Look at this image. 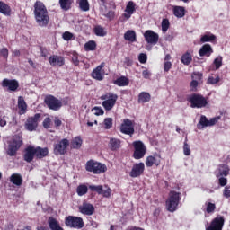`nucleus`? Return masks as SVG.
<instances>
[{
    "mask_svg": "<svg viewBox=\"0 0 230 230\" xmlns=\"http://www.w3.org/2000/svg\"><path fill=\"white\" fill-rule=\"evenodd\" d=\"M18 109L20 116L26 114V111H28V104H26V101H24V97L22 96L18 97Z\"/></svg>",
    "mask_w": 230,
    "mask_h": 230,
    "instance_id": "28",
    "label": "nucleus"
},
{
    "mask_svg": "<svg viewBox=\"0 0 230 230\" xmlns=\"http://www.w3.org/2000/svg\"><path fill=\"white\" fill-rule=\"evenodd\" d=\"M183 154L184 155H191V149H190V145H188V138L185 139L183 144Z\"/></svg>",
    "mask_w": 230,
    "mask_h": 230,
    "instance_id": "46",
    "label": "nucleus"
},
{
    "mask_svg": "<svg viewBox=\"0 0 230 230\" xmlns=\"http://www.w3.org/2000/svg\"><path fill=\"white\" fill-rule=\"evenodd\" d=\"M170 29V20L163 19L162 21V31L163 33H166Z\"/></svg>",
    "mask_w": 230,
    "mask_h": 230,
    "instance_id": "44",
    "label": "nucleus"
},
{
    "mask_svg": "<svg viewBox=\"0 0 230 230\" xmlns=\"http://www.w3.org/2000/svg\"><path fill=\"white\" fill-rule=\"evenodd\" d=\"M126 13H134L136 12V4L134 2L129 1L125 9Z\"/></svg>",
    "mask_w": 230,
    "mask_h": 230,
    "instance_id": "43",
    "label": "nucleus"
},
{
    "mask_svg": "<svg viewBox=\"0 0 230 230\" xmlns=\"http://www.w3.org/2000/svg\"><path fill=\"white\" fill-rule=\"evenodd\" d=\"M182 197L180 192L175 190H171L169 192V197L165 201V208L169 213H175V210L178 209L179 204Z\"/></svg>",
    "mask_w": 230,
    "mask_h": 230,
    "instance_id": "2",
    "label": "nucleus"
},
{
    "mask_svg": "<svg viewBox=\"0 0 230 230\" xmlns=\"http://www.w3.org/2000/svg\"><path fill=\"white\" fill-rule=\"evenodd\" d=\"M173 15L178 19H182L186 15V8L179 5H175L172 8Z\"/></svg>",
    "mask_w": 230,
    "mask_h": 230,
    "instance_id": "29",
    "label": "nucleus"
},
{
    "mask_svg": "<svg viewBox=\"0 0 230 230\" xmlns=\"http://www.w3.org/2000/svg\"><path fill=\"white\" fill-rule=\"evenodd\" d=\"M0 13L5 15L6 17H10L12 15V8L6 3L0 1Z\"/></svg>",
    "mask_w": 230,
    "mask_h": 230,
    "instance_id": "30",
    "label": "nucleus"
},
{
    "mask_svg": "<svg viewBox=\"0 0 230 230\" xmlns=\"http://www.w3.org/2000/svg\"><path fill=\"white\" fill-rule=\"evenodd\" d=\"M152 100V95L148 92H141L138 94V103H147Z\"/></svg>",
    "mask_w": 230,
    "mask_h": 230,
    "instance_id": "35",
    "label": "nucleus"
},
{
    "mask_svg": "<svg viewBox=\"0 0 230 230\" xmlns=\"http://www.w3.org/2000/svg\"><path fill=\"white\" fill-rule=\"evenodd\" d=\"M114 85L118 87H127L130 84V80L126 76H120L113 81Z\"/></svg>",
    "mask_w": 230,
    "mask_h": 230,
    "instance_id": "31",
    "label": "nucleus"
},
{
    "mask_svg": "<svg viewBox=\"0 0 230 230\" xmlns=\"http://www.w3.org/2000/svg\"><path fill=\"white\" fill-rule=\"evenodd\" d=\"M143 173H145V164L140 162L133 165L131 171L129 172V176L136 179L137 177H141Z\"/></svg>",
    "mask_w": 230,
    "mask_h": 230,
    "instance_id": "21",
    "label": "nucleus"
},
{
    "mask_svg": "<svg viewBox=\"0 0 230 230\" xmlns=\"http://www.w3.org/2000/svg\"><path fill=\"white\" fill-rule=\"evenodd\" d=\"M49 63L52 67H55V66H58V67H62L64 64H66V59L62 56L58 55H53L49 58Z\"/></svg>",
    "mask_w": 230,
    "mask_h": 230,
    "instance_id": "22",
    "label": "nucleus"
},
{
    "mask_svg": "<svg viewBox=\"0 0 230 230\" xmlns=\"http://www.w3.org/2000/svg\"><path fill=\"white\" fill-rule=\"evenodd\" d=\"M6 119H8V117L0 116V127H6Z\"/></svg>",
    "mask_w": 230,
    "mask_h": 230,
    "instance_id": "60",
    "label": "nucleus"
},
{
    "mask_svg": "<svg viewBox=\"0 0 230 230\" xmlns=\"http://www.w3.org/2000/svg\"><path fill=\"white\" fill-rule=\"evenodd\" d=\"M8 49L7 48H3L2 49H0V57H3V58H4V60H8Z\"/></svg>",
    "mask_w": 230,
    "mask_h": 230,
    "instance_id": "56",
    "label": "nucleus"
},
{
    "mask_svg": "<svg viewBox=\"0 0 230 230\" xmlns=\"http://www.w3.org/2000/svg\"><path fill=\"white\" fill-rule=\"evenodd\" d=\"M101 100H103L102 107L105 111H112L114 105H116V102H118V94L108 93L102 95Z\"/></svg>",
    "mask_w": 230,
    "mask_h": 230,
    "instance_id": "7",
    "label": "nucleus"
},
{
    "mask_svg": "<svg viewBox=\"0 0 230 230\" xmlns=\"http://www.w3.org/2000/svg\"><path fill=\"white\" fill-rule=\"evenodd\" d=\"M125 40H128L129 42H136V31H128L124 34Z\"/></svg>",
    "mask_w": 230,
    "mask_h": 230,
    "instance_id": "39",
    "label": "nucleus"
},
{
    "mask_svg": "<svg viewBox=\"0 0 230 230\" xmlns=\"http://www.w3.org/2000/svg\"><path fill=\"white\" fill-rule=\"evenodd\" d=\"M108 146L111 152H116L121 148V140L119 138L111 137Z\"/></svg>",
    "mask_w": 230,
    "mask_h": 230,
    "instance_id": "24",
    "label": "nucleus"
},
{
    "mask_svg": "<svg viewBox=\"0 0 230 230\" xmlns=\"http://www.w3.org/2000/svg\"><path fill=\"white\" fill-rule=\"evenodd\" d=\"M34 17L41 28H46L49 24V13L43 2L37 0L34 3Z\"/></svg>",
    "mask_w": 230,
    "mask_h": 230,
    "instance_id": "1",
    "label": "nucleus"
},
{
    "mask_svg": "<svg viewBox=\"0 0 230 230\" xmlns=\"http://www.w3.org/2000/svg\"><path fill=\"white\" fill-rule=\"evenodd\" d=\"M78 209L79 213L82 215H86L87 217L94 215V212L96 211L94 205L87 201H84L83 204L78 207Z\"/></svg>",
    "mask_w": 230,
    "mask_h": 230,
    "instance_id": "16",
    "label": "nucleus"
},
{
    "mask_svg": "<svg viewBox=\"0 0 230 230\" xmlns=\"http://www.w3.org/2000/svg\"><path fill=\"white\" fill-rule=\"evenodd\" d=\"M93 31L97 37H105L107 35V31H105V29L102 25L95 26Z\"/></svg>",
    "mask_w": 230,
    "mask_h": 230,
    "instance_id": "38",
    "label": "nucleus"
},
{
    "mask_svg": "<svg viewBox=\"0 0 230 230\" xmlns=\"http://www.w3.org/2000/svg\"><path fill=\"white\" fill-rule=\"evenodd\" d=\"M220 82V76H217L216 78L213 76H209L208 78L207 84H209L210 85H215V84H218Z\"/></svg>",
    "mask_w": 230,
    "mask_h": 230,
    "instance_id": "51",
    "label": "nucleus"
},
{
    "mask_svg": "<svg viewBox=\"0 0 230 230\" xmlns=\"http://www.w3.org/2000/svg\"><path fill=\"white\" fill-rule=\"evenodd\" d=\"M104 128L106 130H110V128H112V118H106L104 119Z\"/></svg>",
    "mask_w": 230,
    "mask_h": 230,
    "instance_id": "52",
    "label": "nucleus"
},
{
    "mask_svg": "<svg viewBox=\"0 0 230 230\" xmlns=\"http://www.w3.org/2000/svg\"><path fill=\"white\" fill-rule=\"evenodd\" d=\"M65 226L69 229H83L85 226L84 218L76 216H66L65 217Z\"/></svg>",
    "mask_w": 230,
    "mask_h": 230,
    "instance_id": "6",
    "label": "nucleus"
},
{
    "mask_svg": "<svg viewBox=\"0 0 230 230\" xmlns=\"http://www.w3.org/2000/svg\"><path fill=\"white\" fill-rule=\"evenodd\" d=\"M10 182L14 186H22V176L20 173H13L10 177Z\"/></svg>",
    "mask_w": 230,
    "mask_h": 230,
    "instance_id": "33",
    "label": "nucleus"
},
{
    "mask_svg": "<svg viewBox=\"0 0 230 230\" xmlns=\"http://www.w3.org/2000/svg\"><path fill=\"white\" fill-rule=\"evenodd\" d=\"M147 60H148V57L146 56V54L145 53L139 54L138 62H140V64H146Z\"/></svg>",
    "mask_w": 230,
    "mask_h": 230,
    "instance_id": "57",
    "label": "nucleus"
},
{
    "mask_svg": "<svg viewBox=\"0 0 230 230\" xmlns=\"http://www.w3.org/2000/svg\"><path fill=\"white\" fill-rule=\"evenodd\" d=\"M69 145L70 142L67 138L59 140L58 143L54 144V154L56 155H66V154H67Z\"/></svg>",
    "mask_w": 230,
    "mask_h": 230,
    "instance_id": "9",
    "label": "nucleus"
},
{
    "mask_svg": "<svg viewBox=\"0 0 230 230\" xmlns=\"http://www.w3.org/2000/svg\"><path fill=\"white\" fill-rule=\"evenodd\" d=\"M144 38L147 44H152L153 46H155V44L159 42V34L152 30L146 31L144 33Z\"/></svg>",
    "mask_w": 230,
    "mask_h": 230,
    "instance_id": "20",
    "label": "nucleus"
},
{
    "mask_svg": "<svg viewBox=\"0 0 230 230\" xmlns=\"http://www.w3.org/2000/svg\"><path fill=\"white\" fill-rule=\"evenodd\" d=\"M59 4L61 10H65V12H67V10H71V4H73V0H59Z\"/></svg>",
    "mask_w": 230,
    "mask_h": 230,
    "instance_id": "37",
    "label": "nucleus"
},
{
    "mask_svg": "<svg viewBox=\"0 0 230 230\" xmlns=\"http://www.w3.org/2000/svg\"><path fill=\"white\" fill-rule=\"evenodd\" d=\"M105 62L101 63L96 68L92 71L91 76L98 82H102L105 78Z\"/></svg>",
    "mask_w": 230,
    "mask_h": 230,
    "instance_id": "15",
    "label": "nucleus"
},
{
    "mask_svg": "<svg viewBox=\"0 0 230 230\" xmlns=\"http://www.w3.org/2000/svg\"><path fill=\"white\" fill-rule=\"evenodd\" d=\"M44 103L50 111H59L62 108V101L51 94L45 97Z\"/></svg>",
    "mask_w": 230,
    "mask_h": 230,
    "instance_id": "10",
    "label": "nucleus"
},
{
    "mask_svg": "<svg viewBox=\"0 0 230 230\" xmlns=\"http://www.w3.org/2000/svg\"><path fill=\"white\" fill-rule=\"evenodd\" d=\"M120 132L122 134H126L127 136H132V134L135 132L134 123H132V120L125 119L120 126Z\"/></svg>",
    "mask_w": 230,
    "mask_h": 230,
    "instance_id": "19",
    "label": "nucleus"
},
{
    "mask_svg": "<svg viewBox=\"0 0 230 230\" xmlns=\"http://www.w3.org/2000/svg\"><path fill=\"white\" fill-rule=\"evenodd\" d=\"M22 137L21 135H15L12 141L8 145L7 154L10 157L17 155V152L22 146Z\"/></svg>",
    "mask_w": 230,
    "mask_h": 230,
    "instance_id": "5",
    "label": "nucleus"
},
{
    "mask_svg": "<svg viewBox=\"0 0 230 230\" xmlns=\"http://www.w3.org/2000/svg\"><path fill=\"white\" fill-rule=\"evenodd\" d=\"M215 209H217V205L215 203L208 202L207 203V213H215Z\"/></svg>",
    "mask_w": 230,
    "mask_h": 230,
    "instance_id": "50",
    "label": "nucleus"
},
{
    "mask_svg": "<svg viewBox=\"0 0 230 230\" xmlns=\"http://www.w3.org/2000/svg\"><path fill=\"white\" fill-rule=\"evenodd\" d=\"M23 159L26 163H31L35 159V146H29L25 148Z\"/></svg>",
    "mask_w": 230,
    "mask_h": 230,
    "instance_id": "23",
    "label": "nucleus"
},
{
    "mask_svg": "<svg viewBox=\"0 0 230 230\" xmlns=\"http://www.w3.org/2000/svg\"><path fill=\"white\" fill-rule=\"evenodd\" d=\"M214 40H217V36L214 34H205L201 36L200 42H214Z\"/></svg>",
    "mask_w": 230,
    "mask_h": 230,
    "instance_id": "40",
    "label": "nucleus"
},
{
    "mask_svg": "<svg viewBox=\"0 0 230 230\" xmlns=\"http://www.w3.org/2000/svg\"><path fill=\"white\" fill-rule=\"evenodd\" d=\"M89 190L92 192H95L98 193V195H102V197H104L105 199H109V197H111L112 191L111 190V189L109 187H107L106 190H103V186L102 185H89Z\"/></svg>",
    "mask_w": 230,
    "mask_h": 230,
    "instance_id": "14",
    "label": "nucleus"
},
{
    "mask_svg": "<svg viewBox=\"0 0 230 230\" xmlns=\"http://www.w3.org/2000/svg\"><path fill=\"white\" fill-rule=\"evenodd\" d=\"M85 51H94L96 49V41L90 40L84 44Z\"/></svg>",
    "mask_w": 230,
    "mask_h": 230,
    "instance_id": "42",
    "label": "nucleus"
},
{
    "mask_svg": "<svg viewBox=\"0 0 230 230\" xmlns=\"http://www.w3.org/2000/svg\"><path fill=\"white\" fill-rule=\"evenodd\" d=\"M213 64L216 67V70L220 69L222 67V57L219 56L217 58H215Z\"/></svg>",
    "mask_w": 230,
    "mask_h": 230,
    "instance_id": "49",
    "label": "nucleus"
},
{
    "mask_svg": "<svg viewBox=\"0 0 230 230\" xmlns=\"http://www.w3.org/2000/svg\"><path fill=\"white\" fill-rule=\"evenodd\" d=\"M170 69H172V62L167 61L164 63V71H165V73H168Z\"/></svg>",
    "mask_w": 230,
    "mask_h": 230,
    "instance_id": "61",
    "label": "nucleus"
},
{
    "mask_svg": "<svg viewBox=\"0 0 230 230\" xmlns=\"http://www.w3.org/2000/svg\"><path fill=\"white\" fill-rule=\"evenodd\" d=\"M218 182H219V185L224 187V186H226L227 185V179L226 178H224V177H221L218 179Z\"/></svg>",
    "mask_w": 230,
    "mask_h": 230,
    "instance_id": "63",
    "label": "nucleus"
},
{
    "mask_svg": "<svg viewBox=\"0 0 230 230\" xmlns=\"http://www.w3.org/2000/svg\"><path fill=\"white\" fill-rule=\"evenodd\" d=\"M48 225L50 230H64V227L60 226L58 220L53 217H49Z\"/></svg>",
    "mask_w": 230,
    "mask_h": 230,
    "instance_id": "27",
    "label": "nucleus"
},
{
    "mask_svg": "<svg viewBox=\"0 0 230 230\" xmlns=\"http://www.w3.org/2000/svg\"><path fill=\"white\" fill-rule=\"evenodd\" d=\"M62 39L64 40H66V41H69V40H75V34L74 33H71L69 31H65L63 34H62Z\"/></svg>",
    "mask_w": 230,
    "mask_h": 230,
    "instance_id": "45",
    "label": "nucleus"
},
{
    "mask_svg": "<svg viewBox=\"0 0 230 230\" xmlns=\"http://www.w3.org/2000/svg\"><path fill=\"white\" fill-rule=\"evenodd\" d=\"M40 118H42V114L36 113L32 117H29L25 122V128L29 130V132H33V130H37V127H39V121H40Z\"/></svg>",
    "mask_w": 230,
    "mask_h": 230,
    "instance_id": "11",
    "label": "nucleus"
},
{
    "mask_svg": "<svg viewBox=\"0 0 230 230\" xmlns=\"http://www.w3.org/2000/svg\"><path fill=\"white\" fill-rule=\"evenodd\" d=\"M192 109H204L208 105V99L200 93H192L187 98Z\"/></svg>",
    "mask_w": 230,
    "mask_h": 230,
    "instance_id": "3",
    "label": "nucleus"
},
{
    "mask_svg": "<svg viewBox=\"0 0 230 230\" xmlns=\"http://www.w3.org/2000/svg\"><path fill=\"white\" fill-rule=\"evenodd\" d=\"M54 125H55L56 128L61 127L62 126V120H60V119L56 117L55 119H54Z\"/></svg>",
    "mask_w": 230,
    "mask_h": 230,
    "instance_id": "64",
    "label": "nucleus"
},
{
    "mask_svg": "<svg viewBox=\"0 0 230 230\" xmlns=\"http://www.w3.org/2000/svg\"><path fill=\"white\" fill-rule=\"evenodd\" d=\"M2 87L7 89L11 93H15L19 89V81L17 79H4L2 81Z\"/></svg>",
    "mask_w": 230,
    "mask_h": 230,
    "instance_id": "17",
    "label": "nucleus"
},
{
    "mask_svg": "<svg viewBox=\"0 0 230 230\" xmlns=\"http://www.w3.org/2000/svg\"><path fill=\"white\" fill-rule=\"evenodd\" d=\"M72 63L75 66H80V60H78V53L73 52V54H72Z\"/></svg>",
    "mask_w": 230,
    "mask_h": 230,
    "instance_id": "54",
    "label": "nucleus"
},
{
    "mask_svg": "<svg viewBox=\"0 0 230 230\" xmlns=\"http://www.w3.org/2000/svg\"><path fill=\"white\" fill-rule=\"evenodd\" d=\"M218 122V118L215 117L208 119V117L206 115H201L199 123L197 124L198 130H202L203 128H206V127H213V125H217Z\"/></svg>",
    "mask_w": 230,
    "mask_h": 230,
    "instance_id": "12",
    "label": "nucleus"
},
{
    "mask_svg": "<svg viewBox=\"0 0 230 230\" xmlns=\"http://www.w3.org/2000/svg\"><path fill=\"white\" fill-rule=\"evenodd\" d=\"M87 191H89V187L85 184H80L76 188V193L79 197H84V195H87Z\"/></svg>",
    "mask_w": 230,
    "mask_h": 230,
    "instance_id": "36",
    "label": "nucleus"
},
{
    "mask_svg": "<svg viewBox=\"0 0 230 230\" xmlns=\"http://www.w3.org/2000/svg\"><path fill=\"white\" fill-rule=\"evenodd\" d=\"M133 148H134V153H133V157L134 159L139 160L143 159L146 154V146L140 141H134L133 142Z\"/></svg>",
    "mask_w": 230,
    "mask_h": 230,
    "instance_id": "8",
    "label": "nucleus"
},
{
    "mask_svg": "<svg viewBox=\"0 0 230 230\" xmlns=\"http://www.w3.org/2000/svg\"><path fill=\"white\" fill-rule=\"evenodd\" d=\"M142 76L146 80H148L150 78V76H152V74L150 73V71H148V69H146V70L142 71Z\"/></svg>",
    "mask_w": 230,
    "mask_h": 230,
    "instance_id": "58",
    "label": "nucleus"
},
{
    "mask_svg": "<svg viewBox=\"0 0 230 230\" xmlns=\"http://www.w3.org/2000/svg\"><path fill=\"white\" fill-rule=\"evenodd\" d=\"M213 53V48L209 44L203 45L200 49L199 50V57H211V54Z\"/></svg>",
    "mask_w": 230,
    "mask_h": 230,
    "instance_id": "26",
    "label": "nucleus"
},
{
    "mask_svg": "<svg viewBox=\"0 0 230 230\" xmlns=\"http://www.w3.org/2000/svg\"><path fill=\"white\" fill-rule=\"evenodd\" d=\"M161 155L160 154H154L153 155H148L146 158V166L147 168H152V166H161Z\"/></svg>",
    "mask_w": 230,
    "mask_h": 230,
    "instance_id": "18",
    "label": "nucleus"
},
{
    "mask_svg": "<svg viewBox=\"0 0 230 230\" xmlns=\"http://www.w3.org/2000/svg\"><path fill=\"white\" fill-rule=\"evenodd\" d=\"M34 154H35V157L36 159H44V157H48V155L49 154V150L48 149V147H40V146H37L34 147Z\"/></svg>",
    "mask_w": 230,
    "mask_h": 230,
    "instance_id": "25",
    "label": "nucleus"
},
{
    "mask_svg": "<svg viewBox=\"0 0 230 230\" xmlns=\"http://www.w3.org/2000/svg\"><path fill=\"white\" fill-rule=\"evenodd\" d=\"M221 167L224 168V170H219V176L227 177L229 175V167H227L226 164L221 165Z\"/></svg>",
    "mask_w": 230,
    "mask_h": 230,
    "instance_id": "47",
    "label": "nucleus"
},
{
    "mask_svg": "<svg viewBox=\"0 0 230 230\" xmlns=\"http://www.w3.org/2000/svg\"><path fill=\"white\" fill-rule=\"evenodd\" d=\"M192 80H196V82H202L203 75L200 72H194L191 75Z\"/></svg>",
    "mask_w": 230,
    "mask_h": 230,
    "instance_id": "48",
    "label": "nucleus"
},
{
    "mask_svg": "<svg viewBox=\"0 0 230 230\" xmlns=\"http://www.w3.org/2000/svg\"><path fill=\"white\" fill-rule=\"evenodd\" d=\"M93 114H95V116H103V114H105V111H103V109L97 106L93 109Z\"/></svg>",
    "mask_w": 230,
    "mask_h": 230,
    "instance_id": "53",
    "label": "nucleus"
},
{
    "mask_svg": "<svg viewBox=\"0 0 230 230\" xmlns=\"http://www.w3.org/2000/svg\"><path fill=\"white\" fill-rule=\"evenodd\" d=\"M181 62L184 66H190V64L193 62V56H191V52L190 51L185 52L181 58Z\"/></svg>",
    "mask_w": 230,
    "mask_h": 230,
    "instance_id": "34",
    "label": "nucleus"
},
{
    "mask_svg": "<svg viewBox=\"0 0 230 230\" xmlns=\"http://www.w3.org/2000/svg\"><path fill=\"white\" fill-rule=\"evenodd\" d=\"M104 16H106V18L109 19V21H113L115 17L114 11H109L106 14H104Z\"/></svg>",
    "mask_w": 230,
    "mask_h": 230,
    "instance_id": "59",
    "label": "nucleus"
},
{
    "mask_svg": "<svg viewBox=\"0 0 230 230\" xmlns=\"http://www.w3.org/2000/svg\"><path fill=\"white\" fill-rule=\"evenodd\" d=\"M223 195H224V197H226V199L230 198V190H229L228 186L225 187V189L223 190Z\"/></svg>",
    "mask_w": 230,
    "mask_h": 230,
    "instance_id": "62",
    "label": "nucleus"
},
{
    "mask_svg": "<svg viewBox=\"0 0 230 230\" xmlns=\"http://www.w3.org/2000/svg\"><path fill=\"white\" fill-rule=\"evenodd\" d=\"M226 219L224 216L217 215L211 222L210 225L206 228V230H222Z\"/></svg>",
    "mask_w": 230,
    "mask_h": 230,
    "instance_id": "13",
    "label": "nucleus"
},
{
    "mask_svg": "<svg viewBox=\"0 0 230 230\" xmlns=\"http://www.w3.org/2000/svg\"><path fill=\"white\" fill-rule=\"evenodd\" d=\"M42 125L45 128H51V118L47 117L44 119Z\"/></svg>",
    "mask_w": 230,
    "mask_h": 230,
    "instance_id": "55",
    "label": "nucleus"
},
{
    "mask_svg": "<svg viewBox=\"0 0 230 230\" xmlns=\"http://www.w3.org/2000/svg\"><path fill=\"white\" fill-rule=\"evenodd\" d=\"M86 172L94 173V175H100V173H105L107 172V165L94 160H89L85 164Z\"/></svg>",
    "mask_w": 230,
    "mask_h": 230,
    "instance_id": "4",
    "label": "nucleus"
},
{
    "mask_svg": "<svg viewBox=\"0 0 230 230\" xmlns=\"http://www.w3.org/2000/svg\"><path fill=\"white\" fill-rule=\"evenodd\" d=\"M79 8L82 12H89V0H79Z\"/></svg>",
    "mask_w": 230,
    "mask_h": 230,
    "instance_id": "41",
    "label": "nucleus"
},
{
    "mask_svg": "<svg viewBox=\"0 0 230 230\" xmlns=\"http://www.w3.org/2000/svg\"><path fill=\"white\" fill-rule=\"evenodd\" d=\"M84 143V140H82V137H74L70 142V147L74 150H79V148H82V145Z\"/></svg>",
    "mask_w": 230,
    "mask_h": 230,
    "instance_id": "32",
    "label": "nucleus"
}]
</instances>
